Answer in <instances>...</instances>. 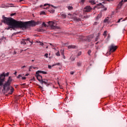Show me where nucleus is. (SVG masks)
<instances>
[{"instance_id":"nucleus-49","label":"nucleus","mask_w":127,"mask_h":127,"mask_svg":"<svg viewBox=\"0 0 127 127\" xmlns=\"http://www.w3.org/2000/svg\"><path fill=\"white\" fill-rule=\"evenodd\" d=\"M25 65H24V66H23L22 67V69H23V68H25Z\"/></svg>"},{"instance_id":"nucleus-53","label":"nucleus","mask_w":127,"mask_h":127,"mask_svg":"<svg viewBox=\"0 0 127 127\" xmlns=\"http://www.w3.org/2000/svg\"><path fill=\"white\" fill-rule=\"evenodd\" d=\"M14 54H16V52L14 51Z\"/></svg>"},{"instance_id":"nucleus-54","label":"nucleus","mask_w":127,"mask_h":127,"mask_svg":"<svg viewBox=\"0 0 127 127\" xmlns=\"http://www.w3.org/2000/svg\"><path fill=\"white\" fill-rule=\"evenodd\" d=\"M32 68H33V69H36L37 67H33V66Z\"/></svg>"},{"instance_id":"nucleus-45","label":"nucleus","mask_w":127,"mask_h":127,"mask_svg":"<svg viewBox=\"0 0 127 127\" xmlns=\"http://www.w3.org/2000/svg\"><path fill=\"white\" fill-rule=\"evenodd\" d=\"M43 8H44V9H48V8H49V7H47L46 8L43 7Z\"/></svg>"},{"instance_id":"nucleus-62","label":"nucleus","mask_w":127,"mask_h":127,"mask_svg":"<svg viewBox=\"0 0 127 127\" xmlns=\"http://www.w3.org/2000/svg\"><path fill=\"white\" fill-rule=\"evenodd\" d=\"M23 0H19V1H22Z\"/></svg>"},{"instance_id":"nucleus-4","label":"nucleus","mask_w":127,"mask_h":127,"mask_svg":"<svg viewBox=\"0 0 127 127\" xmlns=\"http://www.w3.org/2000/svg\"><path fill=\"white\" fill-rule=\"evenodd\" d=\"M4 80H5V73L3 72L0 75V86H2L3 85Z\"/></svg>"},{"instance_id":"nucleus-56","label":"nucleus","mask_w":127,"mask_h":127,"mask_svg":"<svg viewBox=\"0 0 127 127\" xmlns=\"http://www.w3.org/2000/svg\"><path fill=\"white\" fill-rule=\"evenodd\" d=\"M22 85H23V86H25V83H23V84H22Z\"/></svg>"},{"instance_id":"nucleus-13","label":"nucleus","mask_w":127,"mask_h":127,"mask_svg":"<svg viewBox=\"0 0 127 127\" xmlns=\"http://www.w3.org/2000/svg\"><path fill=\"white\" fill-rule=\"evenodd\" d=\"M13 91H14V88H13V87H11L10 92L9 93V94L10 95H12V93H13Z\"/></svg>"},{"instance_id":"nucleus-47","label":"nucleus","mask_w":127,"mask_h":127,"mask_svg":"<svg viewBox=\"0 0 127 127\" xmlns=\"http://www.w3.org/2000/svg\"><path fill=\"white\" fill-rule=\"evenodd\" d=\"M22 80H25V79H26V77H22Z\"/></svg>"},{"instance_id":"nucleus-27","label":"nucleus","mask_w":127,"mask_h":127,"mask_svg":"<svg viewBox=\"0 0 127 127\" xmlns=\"http://www.w3.org/2000/svg\"><path fill=\"white\" fill-rule=\"evenodd\" d=\"M57 65L58 66H60V63L56 64H55L53 65V66H56Z\"/></svg>"},{"instance_id":"nucleus-38","label":"nucleus","mask_w":127,"mask_h":127,"mask_svg":"<svg viewBox=\"0 0 127 127\" xmlns=\"http://www.w3.org/2000/svg\"><path fill=\"white\" fill-rule=\"evenodd\" d=\"M9 75V72H7V73H6V74H5V77H7V76H8Z\"/></svg>"},{"instance_id":"nucleus-16","label":"nucleus","mask_w":127,"mask_h":127,"mask_svg":"<svg viewBox=\"0 0 127 127\" xmlns=\"http://www.w3.org/2000/svg\"><path fill=\"white\" fill-rule=\"evenodd\" d=\"M100 35H101V34L100 33H98V35L97 36L96 38H95V41H98V40L99 39Z\"/></svg>"},{"instance_id":"nucleus-17","label":"nucleus","mask_w":127,"mask_h":127,"mask_svg":"<svg viewBox=\"0 0 127 127\" xmlns=\"http://www.w3.org/2000/svg\"><path fill=\"white\" fill-rule=\"evenodd\" d=\"M39 73L42 74V71H41V70H38V71H36V75H39Z\"/></svg>"},{"instance_id":"nucleus-15","label":"nucleus","mask_w":127,"mask_h":127,"mask_svg":"<svg viewBox=\"0 0 127 127\" xmlns=\"http://www.w3.org/2000/svg\"><path fill=\"white\" fill-rule=\"evenodd\" d=\"M61 16H62V17H63V18H66V15L65 13H62L61 14Z\"/></svg>"},{"instance_id":"nucleus-29","label":"nucleus","mask_w":127,"mask_h":127,"mask_svg":"<svg viewBox=\"0 0 127 127\" xmlns=\"http://www.w3.org/2000/svg\"><path fill=\"white\" fill-rule=\"evenodd\" d=\"M33 68V66H31L29 67V71L30 72L31 71V69H32Z\"/></svg>"},{"instance_id":"nucleus-52","label":"nucleus","mask_w":127,"mask_h":127,"mask_svg":"<svg viewBox=\"0 0 127 127\" xmlns=\"http://www.w3.org/2000/svg\"><path fill=\"white\" fill-rule=\"evenodd\" d=\"M85 1V0H81V2H84Z\"/></svg>"},{"instance_id":"nucleus-11","label":"nucleus","mask_w":127,"mask_h":127,"mask_svg":"<svg viewBox=\"0 0 127 127\" xmlns=\"http://www.w3.org/2000/svg\"><path fill=\"white\" fill-rule=\"evenodd\" d=\"M67 47H68V49H75V48H76V46H74L73 45L68 46Z\"/></svg>"},{"instance_id":"nucleus-42","label":"nucleus","mask_w":127,"mask_h":127,"mask_svg":"<svg viewBox=\"0 0 127 127\" xmlns=\"http://www.w3.org/2000/svg\"><path fill=\"white\" fill-rule=\"evenodd\" d=\"M46 5H50V4L46 3V4H44V6H46Z\"/></svg>"},{"instance_id":"nucleus-14","label":"nucleus","mask_w":127,"mask_h":127,"mask_svg":"<svg viewBox=\"0 0 127 127\" xmlns=\"http://www.w3.org/2000/svg\"><path fill=\"white\" fill-rule=\"evenodd\" d=\"M47 82L48 81L46 80V81H43V80L42 81H41L40 82L41 84H42V85H43V84L45 83V85H47Z\"/></svg>"},{"instance_id":"nucleus-59","label":"nucleus","mask_w":127,"mask_h":127,"mask_svg":"<svg viewBox=\"0 0 127 127\" xmlns=\"http://www.w3.org/2000/svg\"><path fill=\"white\" fill-rule=\"evenodd\" d=\"M104 10H107V8H104Z\"/></svg>"},{"instance_id":"nucleus-20","label":"nucleus","mask_w":127,"mask_h":127,"mask_svg":"<svg viewBox=\"0 0 127 127\" xmlns=\"http://www.w3.org/2000/svg\"><path fill=\"white\" fill-rule=\"evenodd\" d=\"M75 20H76V21H80V20H81L80 18H77V17H75L74 18Z\"/></svg>"},{"instance_id":"nucleus-43","label":"nucleus","mask_w":127,"mask_h":127,"mask_svg":"<svg viewBox=\"0 0 127 127\" xmlns=\"http://www.w3.org/2000/svg\"><path fill=\"white\" fill-rule=\"evenodd\" d=\"M63 57L64 58V59H66V58L65 57V55H62Z\"/></svg>"},{"instance_id":"nucleus-33","label":"nucleus","mask_w":127,"mask_h":127,"mask_svg":"<svg viewBox=\"0 0 127 127\" xmlns=\"http://www.w3.org/2000/svg\"><path fill=\"white\" fill-rule=\"evenodd\" d=\"M122 19H123V18L119 19L118 21V23H120V22H121V20H122Z\"/></svg>"},{"instance_id":"nucleus-18","label":"nucleus","mask_w":127,"mask_h":127,"mask_svg":"<svg viewBox=\"0 0 127 127\" xmlns=\"http://www.w3.org/2000/svg\"><path fill=\"white\" fill-rule=\"evenodd\" d=\"M49 11L51 13H54V12H55V10H54V9H50V10H49Z\"/></svg>"},{"instance_id":"nucleus-34","label":"nucleus","mask_w":127,"mask_h":127,"mask_svg":"<svg viewBox=\"0 0 127 127\" xmlns=\"http://www.w3.org/2000/svg\"><path fill=\"white\" fill-rule=\"evenodd\" d=\"M42 74H47V72H46V71H42Z\"/></svg>"},{"instance_id":"nucleus-41","label":"nucleus","mask_w":127,"mask_h":127,"mask_svg":"<svg viewBox=\"0 0 127 127\" xmlns=\"http://www.w3.org/2000/svg\"><path fill=\"white\" fill-rule=\"evenodd\" d=\"M48 68H49V69H52V66H51V65H48Z\"/></svg>"},{"instance_id":"nucleus-7","label":"nucleus","mask_w":127,"mask_h":127,"mask_svg":"<svg viewBox=\"0 0 127 127\" xmlns=\"http://www.w3.org/2000/svg\"><path fill=\"white\" fill-rule=\"evenodd\" d=\"M48 23H49V25H50V26H51V27L52 29H59V27H58L56 26H54V24H55V23H54V22L49 21L48 22Z\"/></svg>"},{"instance_id":"nucleus-48","label":"nucleus","mask_w":127,"mask_h":127,"mask_svg":"<svg viewBox=\"0 0 127 127\" xmlns=\"http://www.w3.org/2000/svg\"><path fill=\"white\" fill-rule=\"evenodd\" d=\"M17 73V72L15 71V72L14 73V75H16Z\"/></svg>"},{"instance_id":"nucleus-25","label":"nucleus","mask_w":127,"mask_h":127,"mask_svg":"<svg viewBox=\"0 0 127 127\" xmlns=\"http://www.w3.org/2000/svg\"><path fill=\"white\" fill-rule=\"evenodd\" d=\"M91 53H92V51H91L90 50H89L88 51V52H87L88 55H91Z\"/></svg>"},{"instance_id":"nucleus-23","label":"nucleus","mask_w":127,"mask_h":127,"mask_svg":"<svg viewBox=\"0 0 127 127\" xmlns=\"http://www.w3.org/2000/svg\"><path fill=\"white\" fill-rule=\"evenodd\" d=\"M107 31H105L103 34V35H104V36H107Z\"/></svg>"},{"instance_id":"nucleus-63","label":"nucleus","mask_w":127,"mask_h":127,"mask_svg":"<svg viewBox=\"0 0 127 127\" xmlns=\"http://www.w3.org/2000/svg\"><path fill=\"white\" fill-rule=\"evenodd\" d=\"M46 48H47V49L48 48V46H47V47H46Z\"/></svg>"},{"instance_id":"nucleus-58","label":"nucleus","mask_w":127,"mask_h":127,"mask_svg":"<svg viewBox=\"0 0 127 127\" xmlns=\"http://www.w3.org/2000/svg\"><path fill=\"white\" fill-rule=\"evenodd\" d=\"M98 43H99V42H97V43H96V44L97 45V44H98Z\"/></svg>"},{"instance_id":"nucleus-24","label":"nucleus","mask_w":127,"mask_h":127,"mask_svg":"<svg viewBox=\"0 0 127 127\" xmlns=\"http://www.w3.org/2000/svg\"><path fill=\"white\" fill-rule=\"evenodd\" d=\"M40 14H43L44 15H45V14H46V13H45V11H42L41 12Z\"/></svg>"},{"instance_id":"nucleus-22","label":"nucleus","mask_w":127,"mask_h":127,"mask_svg":"<svg viewBox=\"0 0 127 127\" xmlns=\"http://www.w3.org/2000/svg\"><path fill=\"white\" fill-rule=\"evenodd\" d=\"M61 53L62 55H64V50H61Z\"/></svg>"},{"instance_id":"nucleus-46","label":"nucleus","mask_w":127,"mask_h":127,"mask_svg":"<svg viewBox=\"0 0 127 127\" xmlns=\"http://www.w3.org/2000/svg\"><path fill=\"white\" fill-rule=\"evenodd\" d=\"M104 21V22H107V21H108V19H105Z\"/></svg>"},{"instance_id":"nucleus-26","label":"nucleus","mask_w":127,"mask_h":127,"mask_svg":"<svg viewBox=\"0 0 127 127\" xmlns=\"http://www.w3.org/2000/svg\"><path fill=\"white\" fill-rule=\"evenodd\" d=\"M56 55L57 56H60V53L59 52V51H58L56 54Z\"/></svg>"},{"instance_id":"nucleus-64","label":"nucleus","mask_w":127,"mask_h":127,"mask_svg":"<svg viewBox=\"0 0 127 127\" xmlns=\"http://www.w3.org/2000/svg\"><path fill=\"white\" fill-rule=\"evenodd\" d=\"M0 25H1V23H0Z\"/></svg>"},{"instance_id":"nucleus-2","label":"nucleus","mask_w":127,"mask_h":127,"mask_svg":"<svg viewBox=\"0 0 127 127\" xmlns=\"http://www.w3.org/2000/svg\"><path fill=\"white\" fill-rule=\"evenodd\" d=\"M20 24L21 25V28H28L29 26L34 27L36 25V22L34 21H26L23 22L20 21Z\"/></svg>"},{"instance_id":"nucleus-9","label":"nucleus","mask_w":127,"mask_h":127,"mask_svg":"<svg viewBox=\"0 0 127 127\" xmlns=\"http://www.w3.org/2000/svg\"><path fill=\"white\" fill-rule=\"evenodd\" d=\"M84 10L85 11V12H90V11L92 10V8L90 6H87L84 7Z\"/></svg>"},{"instance_id":"nucleus-61","label":"nucleus","mask_w":127,"mask_h":127,"mask_svg":"<svg viewBox=\"0 0 127 127\" xmlns=\"http://www.w3.org/2000/svg\"><path fill=\"white\" fill-rule=\"evenodd\" d=\"M34 60H32V62H34Z\"/></svg>"},{"instance_id":"nucleus-39","label":"nucleus","mask_w":127,"mask_h":127,"mask_svg":"<svg viewBox=\"0 0 127 127\" xmlns=\"http://www.w3.org/2000/svg\"><path fill=\"white\" fill-rule=\"evenodd\" d=\"M81 54H82V52H79L78 53L77 56H80V55H81Z\"/></svg>"},{"instance_id":"nucleus-30","label":"nucleus","mask_w":127,"mask_h":127,"mask_svg":"<svg viewBox=\"0 0 127 127\" xmlns=\"http://www.w3.org/2000/svg\"><path fill=\"white\" fill-rule=\"evenodd\" d=\"M40 45H41V46H43L44 45V44H43V43L40 42Z\"/></svg>"},{"instance_id":"nucleus-44","label":"nucleus","mask_w":127,"mask_h":127,"mask_svg":"<svg viewBox=\"0 0 127 127\" xmlns=\"http://www.w3.org/2000/svg\"><path fill=\"white\" fill-rule=\"evenodd\" d=\"M51 6H52V7H54V8H56V7L53 5H51Z\"/></svg>"},{"instance_id":"nucleus-36","label":"nucleus","mask_w":127,"mask_h":127,"mask_svg":"<svg viewBox=\"0 0 127 127\" xmlns=\"http://www.w3.org/2000/svg\"><path fill=\"white\" fill-rule=\"evenodd\" d=\"M16 14V13H12L10 14V16H13V15H15Z\"/></svg>"},{"instance_id":"nucleus-31","label":"nucleus","mask_w":127,"mask_h":127,"mask_svg":"<svg viewBox=\"0 0 127 127\" xmlns=\"http://www.w3.org/2000/svg\"><path fill=\"white\" fill-rule=\"evenodd\" d=\"M42 25H43V26H45V27H46V26H47L46 25V24H45V22H43Z\"/></svg>"},{"instance_id":"nucleus-12","label":"nucleus","mask_w":127,"mask_h":127,"mask_svg":"<svg viewBox=\"0 0 127 127\" xmlns=\"http://www.w3.org/2000/svg\"><path fill=\"white\" fill-rule=\"evenodd\" d=\"M124 2H125L124 1V0H122L120 2V3H119V6H120V7H122V6L123 5V4H124Z\"/></svg>"},{"instance_id":"nucleus-55","label":"nucleus","mask_w":127,"mask_h":127,"mask_svg":"<svg viewBox=\"0 0 127 127\" xmlns=\"http://www.w3.org/2000/svg\"><path fill=\"white\" fill-rule=\"evenodd\" d=\"M50 45H51L52 46L53 45L52 43H50Z\"/></svg>"},{"instance_id":"nucleus-21","label":"nucleus","mask_w":127,"mask_h":127,"mask_svg":"<svg viewBox=\"0 0 127 127\" xmlns=\"http://www.w3.org/2000/svg\"><path fill=\"white\" fill-rule=\"evenodd\" d=\"M67 8L69 10H71V9H73V7L71 6H67Z\"/></svg>"},{"instance_id":"nucleus-8","label":"nucleus","mask_w":127,"mask_h":127,"mask_svg":"<svg viewBox=\"0 0 127 127\" xmlns=\"http://www.w3.org/2000/svg\"><path fill=\"white\" fill-rule=\"evenodd\" d=\"M30 40V38H27L26 39H22L21 41V44H23V45H26V44H27V43L26 42L27 41H29V42H30V41H29ZM31 44H32V43H31Z\"/></svg>"},{"instance_id":"nucleus-5","label":"nucleus","mask_w":127,"mask_h":127,"mask_svg":"<svg viewBox=\"0 0 127 127\" xmlns=\"http://www.w3.org/2000/svg\"><path fill=\"white\" fill-rule=\"evenodd\" d=\"M94 38V35H91L89 36L88 37H87L86 38H85L84 37H82V40L83 41H88V42H90L92 39Z\"/></svg>"},{"instance_id":"nucleus-28","label":"nucleus","mask_w":127,"mask_h":127,"mask_svg":"<svg viewBox=\"0 0 127 127\" xmlns=\"http://www.w3.org/2000/svg\"><path fill=\"white\" fill-rule=\"evenodd\" d=\"M81 65H82V63H77V66L78 67H80V66H81Z\"/></svg>"},{"instance_id":"nucleus-6","label":"nucleus","mask_w":127,"mask_h":127,"mask_svg":"<svg viewBox=\"0 0 127 127\" xmlns=\"http://www.w3.org/2000/svg\"><path fill=\"white\" fill-rule=\"evenodd\" d=\"M110 49V52H115L116 50L118 49V47L115 44H112L111 46H109Z\"/></svg>"},{"instance_id":"nucleus-57","label":"nucleus","mask_w":127,"mask_h":127,"mask_svg":"<svg viewBox=\"0 0 127 127\" xmlns=\"http://www.w3.org/2000/svg\"><path fill=\"white\" fill-rule=\"evenodd\" d=\"M52 46H53V47H55V45H53Z\"/></svg>"},{"instance_id":"nucleus-10","label":"nucleus","mask_w":127,"mask_h":127,"mask_svg":"<svg viewBox=\"0 0 127 127\" xmlns=\"http://www.w3.org/2000/svg\"><path fill=\"white\" fill-rule=\"evenodd\" d=\"M36 77L37 80H38L40 82V83H41V81L43 80L42 76L40 75V74H36Z\"/></svg>"},{"instance_id":"nucleus-35","label":"nucleus","mask_w":127,"mask_h":127,"mask_svg":"<svg viewBox=\"0 0 127 127\" xmlns=\"http://www.w3.org/2000/svg\"><path fill=\"white\" fill-rule=\"evenodd\" d=\"M70 75H74V73H75V71H70Z\"/></svg>"},{"instance_id":"nucleus-3","label":"nucleus","mask_w":127,"mask_h":127,"mask_svg":"<svg viewBox=\"0 0 127 127\" xmlns=\"http://www.w3.org/2000/svg\"><path fill=\"white\" fill-rule=\"evenodd\" d=\"M12 81V79H11V77L9 76L8 78L7 81L5 82V83L3 85V90L2 91H6L7 92L8 91H9L10 89V87L9 86H10V84H11V81Z\"/></svg>"},{"instance_id":"nucleus-50","label":"nucleus","mask_w":127,"mask_h":127,"mask_svg":"<svg viewBox=\"0 0 127 127\" xmlns=\"http://www.w3.org/2000/svg\"><path fill=\"white\" fill-rule=\"evenodd\" d=\"M127 0H124V2H127Z\"/></svg>"},{"instance_id":"nucleus-37","label":"nucleus","mask_w":127,"mask_h":127,"mask_svg":"<svg viewBox=\"0 0 127 127\" xmlns=\"http://www.w3.org/2000/svg\"><path fill=\"white\" fill-rule=\"evenodd\" d=\"M20 77H22V76H21V75L19 74V75L17 76V79H19V78H20Z\"/></svg>"},{"instance_id":"nucleus-1","label":"nucleus","mask_w":127,"mask_h":127,"mask_svg":"<svg viewBox=\"0 0 127 127\" xmlns=\"http://www.w3.org/2000/svg\"><path fill=\"white\" fill-rule=\"evenodd\" d=\"M2 18L3 19L2 22L6 23L7 25H9V27L6 28L7 30H9L10 28L12 29H14V28H21L20 21L14 20V19L11 17H6L4 15H2Z\"/></svg>"},{"instance_id":"nucleus-51","label":"nucleus","mask_w":127,"mask_h":127,"mask_svg":"<svg viewBox=\"0 0 127 127\" xmlns=\"http://www.w3.org/2000/svg\"><path fill=\"white\" fill-rule=\"evenodd\" d=\"M39 88H40V89H42V87H41V86H39Z\"/></svg>"},{"instance_id":"nucleus-19","label":"nucleus","mask_w":127,"mask_h":127,"mask_svg":"<svg viewBox=\"0 0 127 127\" xmlns=\"http://www.w3.org/2000/svg\"><path fill=\"white\" fill-rule=\"evenodd\" d=\"M89 2H90V3H91L92 4H96V2H95V1H94V0L90 1Z\"/></svg>"},{"instance_id":"nucleus-60","label":"nucleus","mask_w":127,"mask_h":127,"mask_svg":"<svg viewBox=\"0 0 127 127\" xmlns=\"http://www.w3.org/2000/svg\"><path fill=\"white\" fill-rule=\"evenodd\" d=\"M29 74H25V76H28Z\"/></svg>"},{"instance_id":"nucleus-32","label":"nucleus","mask_w":127,"mask_h":127,"mask_svg":"<svg viewBox=\"0 0 127 127\" xmlns=\"http://www.w3.org/2000/svg\"><path fill=\"white\" fill-rule=\"evenodd\" d=\"M101 17H102V15L100 14V15H98V16H97V18H101Z\"/></svg>"},{"instance_id":"nucleus-40","label":"nucleus","mask_w":127,"mask_h":127,"mask_svg":"<svg viewBox=\"0 0 127 127\" xmlns=\"http://www.w3.org/2000/svg\"><path fill=\"white\" fill-rule=\"evenodd\" d=\"M45 57H46V58H48V54H46L45 55Z\"/></svg>"}]
</instances>
